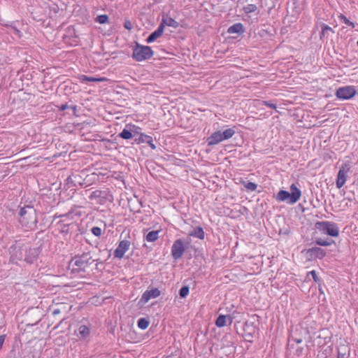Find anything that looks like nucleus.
<instances>
[{
    "label": "nucleus",
    "instance_id": "1",
    "mask_svg": "<svg viewBox=\"0 0 358 358\" xmlns=\"http://www.w3.org/2000/svg\"><path fill=\"white\" fill-rule=\"evenodd\" d=\"M19 222L22 226L32 229L36 227V211L33 206H25L19 212Z\"/></svg>",
    "mask_w": 358,
    "mask_h": 358
},
{
    "label": "nucleus",
    "instance_id": "2",
    "mask_svg": "<svg viewBox=\"0 0 358 358\" xmlns=\"http://www.w3.org/2000/svg\"><path fill=\"white\" fill-rule=\"evenodd\" d=\"M290 191L291 192L286 190H280L275 196V199L278 201H287L289 204L296 203L301 196V190L294 184H292Z\"/></svg>",
    "mask_w": 358,
    "mask_h": 358
},
{
    "label": "nucleus",
    "instance_id": "3",
    "mask_svg": "<svg viewBox=\"0 0 358 358\" xmlns=\"http://www.w3.org/2000/svg\"><path fill=\"white\" fill-rule=\"evenodd\" d=\"M154 55L150 46L142 45L136 43L133 48L132 58L136 62H142L150 59Z\"/></svg>",
    "mask_w": 358,
    "mask_h": 358
},
{
    "label": "nucleus",
    "instance_id": "4",
    "mask_svg": "<svg viewBox=\"0 0 358 358\" xmlns=\"http://www.w3.org/2000/svg\"><path fill=\"white\" fill-rule=\"evenodd\" d=\"M89 199L96 204L103 205L108 201L111 202L113 196L108 189H96L91 193Z\"/></svg>",
    "mask_w": 358,
    "mask_h": 358
},
{
    "label": "nucleus",
    "instance_id": "5",
    "mask_svg": "<svg viewBox=\"0 0 358 358\" xmlns=\"http://www.w3.org/2000/svg\"><path fill=\"white\" fill-rule=\"evenodd\" d=\"M315 226L316 228L322 234H327L333 237H337L339 235V228L334 222L328 221L317 222Z\"/></svg>",
    "mask_w": 358,
    "mask_h": 358
},
{
    "label": "nucleus",
    "instance_id": "6",
    "mask_svg": "<svg viewBox=\"0 0 358 358\" xmlns=\"http://www.w3.org/2000/svg\"><path fill=\"white\" fill-rule=\"evenodd\" d=\"M10 254V259L13 262L17 260L25 261L26 256V245L20 242H16L9 249Z\"/></svg>",
    "mask_w": 358,
    "mask_h": 358
},
{
    "label": "nucleus",
    "instance_id": "7",
    "mask_svg": "<svg viewBox=\"0 0 358 358\" xmlns=\"http://www.w3.org/2000/svg\"><path fill=\"white\" fill-rule=\"evenodd\" d=\"M94 261L89 251L83 252L81 255H77L72 259L74 265L83 269L92 264Z\"/></svg>",
    "mask_w": 358,
    "mask_h": 358
},
{
    "label": "nucleus",
    "instance_id": "8",
    "mask_svg": "<svg viewBox=\"0 0 358 358\" xmlns=\"http://www.w3.org/2000/svg\"><path fill=\"white\" fill-rule=\"evenodd\" d=\"M186 247L183 240L181 238L176 239L171 247V255L175 260L182 258L185 252Z\"/></svg>",
    "mask_w": 358,
    "mask_h": 358
},
{
    "label": "nucleus",
    "instance_id": "9",
    "mask_svg": "<svg viewBox=\"0 0 358 358\" xmlns=\"http://www.w3.org/2000/svg\"><path fill=\"white\" fill-rule=\"evenodd\" d=\"M356 90L354 86H345L339 87L336 95L339 99H350L356 94Z\"/></svg>",
    "mask_w": 358,
    "mask_h": 358
},
{
    "label": "nucleus",
    "instance_id": "10",
    "mask_svg": "<svg viewBox=\"0 0 358 358\" xmlns=\"http://www.w3.org/2000/svg\"><path fill=\"white\" fill-rule=\"evenodd\" d=\"M305 252L306 257L307 260L312 261L315 259H322L326 255L324 250L318 247H313L308 250H303Z\"/></svg>",
    "mask_w": 358,
    "mask_h": 358
},
{
    "label": "nucleus",
    "instance_id": "11",
    "mask_svg": "<svg viewBox=\"0 0 358 358\" xmlns=\"http://www.w3.org/2000/svg\"><path fill=\"white\" fill-rule=\"evenodd\" d=\"M350 171V166L347 163H344L341 165L336 180V187L338 188H341L346 182V174Z\"/></svg>",
    "mask_w": 358,
    "mask_h": 358
},
{
    "label": "nucleus",
    "instance_id": "12",
    "mask_svg": "<svg viewBox=\"0 0 358 358\" xmlns=\"http://www.w3.org/2000/svg\"><path fill=\"white\" fill-rule=\"evenodd\" d=\"M40 252H41V247L40 246L31 248L28 245H26L25 262L29 264H32L34 261L36 260Z\"/></svg>",
    "mask_w": 358,
    "mask_h": 358
},
{
    "label": "nucleus",
    "instance_id": "13",
    "mask_svg": "<svg viewBox=\"0 0 358 358\" xmlns=\"http://www.w3.org/2000/svg\"><path fill=\"white\" fill-rule=\"evenodd\" d=\"M130 245H131V243L129 241H127V240L121 241L119 243L118 246L114 251V253H113L114 257L118 258V259H122L124 257L125 252L129 249Z\"/></svg>",
    "mask_w": 358,
    "mask_h": 358
},
{
    "label": "nucleus",
    "instance_id": "14",
    "mask_svg": "<svg viewBox=\"0 0 358 358\" xmlns=\"http://www.w3.org/2000/svg\"><path fill=\"white\" fill-rule=\"evenodd\" d=\"M161 294L160 290L158 288H152L150 290H146L142 295L140 300L143 303H147L150 299H155L158 297Z\"/></svg>",
    "mask_w": 358,
    "mask_h": 358
},
{
    "label": "nucleus",
    "instance_id": "15",
    "mask_svg": "<svg viewBox=\"0 0 358 358\" xmlns=\"http://www.w3.org/2000/svg\"><path fill=\"white\" fill-rule=\"evenodd\" d=\"M134 141L137 144L145 143L150 145L152 150L156 149V145L153 143V138L152 136L141 133L138 138H136Z\"/></svg>",
    "mask_w": 358,
    "mask_h": 358
},
{
    "label": "nucleus",
    "instance_id": "16",
    "mask_svg": "<svg viewBox=\"0 0 358 358\" xmlns=\"http://www.w3.org/2000/svg\"><path fill=\"white\" fill-rule=\"evenodd\" d=\"M164 30V29L163 28V25L159 24L158 28L152 33H151L146 38V42L148 43H150L155 41L157 38H159L163 34Z\"/></svg>",
    "mask_w": 358,
    "mask_h": 358
},
{
    "label": "nucleus",
    "instance_id": "17",
    "mask_svg": "<svg viewBox=\"0 0 358 358\" xmlns=\"http://www.w3.org/2000/svg\"><path fill=\"white\" fill-rule=\"evenodd\" d=\"M220 142H222L220 131L213 133L207 139L208 146L217 145Z\"/></svg>",
    "mask_w": 358,
    "mask_h": 358
},
{
    "label": "nucleus",
    "instance_id": "18",
    "mask_svg": "<svg viewBox=\"0 0 358 358\" xmlns=\"http://www.w3.org/2000/svg\"><path fill=\"white\" fill-rule=\"evenodd\" d=\"M245 31V28L242 23L238 22L232 26L229 27L227 29V32L229 34H243Z\"/></svg>",
    "mask_w": 358,
    "mask_h": 358
},
{
    "label": "nucleus",
    "instance_id": "19",
    "mask_svg": "<svg viewBox=\"0 0 358 358\" xmlns=\"http://www.w3.org/2000/svg\"><path fill=\"white\" fill-rule=\"evenodd\" d=\"M160 25H163L164 29L166 25L169 26V27H171L173 28H177L179 26V23L176 20L173 19L172 17L166 16V17H163L162 22L160 23Z\"/></svg>",
    "mask_w": 358,
    "mask_h": 358
},
{
    "label": "nucleus",
    "instance_id": "20",
    "mask_svg": "<svg viewBox=\"0 0 358 358\" xmlns=\"http://www.w3.org/2000/svg\"><path fill=\"white\" fill-rule=\"evenodd\" d=\"M227 320H229V324L232 323V319L229 315H220L217 317L215 324L218 327H223L227 324Z\"/></svg>",
    "mask_w": 358,
    "mask_h": 358
},
{
    "label": "nucleus",
    "instance_id": "21",
    "mask_svg": "<svg viewBox=\"0 0 358 358\" xmlns=\"http://www.w3.org/2000/svg\"><path fill=\"white\" fill-rule=\"evenodd\" d=\"M350 354V348L347 345L343 344L338 347L337 358H348Z\"/></svg>",
    "mask_w": 358,
    "mask_h": 358
},
{
    "label": "nucleus",
    "instance_id": "22",
    "mask_svg": "<svg viewBox=\"0 0 358 358\" xmlns=\"http://www.w3.org/2000/svg\"><path fill=\"white\" fill-rule=\"evenodd\" d=\"M59 230L61 234H68L71 227L74 225V223L65 224L64 220H62L58 222Z\"/></svg>",
    "mask_w": 358,
    "mask_h": 358
},
{
    "label": "nucleus",
    "instance_id": "23",
    "mask_svg": "<svg viewBox=\"0 0 358 358\" xmlns=\"http://www.w3.org/2000/svg\"><path fill=\"white\" fill-rule=\"evenodd\" d=\"M189 236L198 238L203 240L205 236V233L203 228L200 226L196 227L189 233Z\"/></svg>",
    "mask_w": 358,
    "mask_h": 358
},
{
    "label": "nucleus",
    "instance_id": "24",
    "mask_svg": "<svg viewBox=\"0 0 358 358\" xmlns=\"http://www.w3.org/2000/svg\"><path fill=\"white\" fill-rule=\"evenodd\" d=\"M321 29H322V31H321V33H320V39H322L326 35L328 36L329 32L331 33H334V31L333 30V29L331 27H330L329 26H328L327 24H322L321 25Z\"/></svg>",
    "mask_w": 358,
    "mask_h": 358
},
{
    "label": "nucleus",
    "instance_id": "25",
    "mask_svg": "<svg viewBox=\"0 0 358 358\" xmlns=\"http://www.w3.org/2000/svg\"><path fill=\"white\" fill-rule=\"evenodd\" d=\"M234 134L235 130L233 128L227 129L224 130L223 132H221L222 141L229 139L234 135Z\"/></svg>",
    "mask_w": 358,
    "mask_h": 358
},
{
    "label": "nucleus",
    "instance_id": "26",
    "mask_svg": "<svg viewBox=\"0 0 358 358\" xmlns=\"http://www.w3.org/2000/svg\"><path fill=\"white\" fill-rule=\"evenodd\" d=\"M90 328L86 325H80L78 328V334L82 338H85L90 335Z\"/></svg>",
    "mask_w": 358,
    "mask_h": 358
},
{
    "label": "nucleus",
    "instance_id": "27",
    "mask_svg": "<svg viewBox=\"0 0 358 358\" xmlns=\"http://www.w3.org/2000/svg\"><path fill=\"white\" fill-rule=\"evenodd\" d=\"M70 179L73 180V187H76L77 185L83 186L84 185L80 174H72L70 176Z\"/></svg>",
    "mask_w": 358,
    "mask_h": 358
},
{
    "label": "nucleus",
    "instance_id": "28",
    "mask_svg": "<svg viewBox=\"0 0 358 358\" xmlns=\"http://www.w3.org/2000/svg\"><path fill=\"white\" fill-rule=\"evenodd\" d=\"M118 136L123 139H131L133 136L132 131L131 129H127L124 128L119 134Z\"/></svg>",
    "mask_w": 358,
    "mask_h": 358
},
{
    "label": "nucleus",
    "instance_id": "29",
    "mask_svg": "<svg viewBox=\"0 0 358 358\" xmlns=\"http://www.w3.org/2000/svg\"><path fill=\"white\" fill-rule=\"evenodd\" d=\"M80 80L82 82H101L105 80L104 78H94V77H89L85 75L81 76Z\"/></svg>",
    "mask_w": 358,
    "mask_h": 358
},
{
    "label": "nucleus",
    "instance_id": "30",
    "mask_svg": "<svg viewBox=\"0 0 358 358\" xmlns=\"http://www.w3.org/2000/svg\"><path fill=\"white\" fill-rule=\"evenodd\" d=\"M159 231H150L145 237V239L148 242L155 241L158 238Z\"/></svg>",
    "mask_w": 358,
    "mask_h": 358
},
{
    "label": "nucleus",
    "instance_id": "31",
    "mask_svg": "<svg viewBox=\"0 0 358 358\" xmlns=\"http://www.w3.org/2000/svg\"><path fill=\"white\" fill-rule=\"evenodd\" d=\"M149 324V320L144 317L138 319L137 322L138 328L143 330L146 329L148 327Z\"/></svg>",
    "mask_w": 358,
    "mask_h": 358
},
{
    "label": "nucleus",
    "instance_id": "32",
    "mask_svg": "<svg viewBox=\"0 0 358 358\" xmlns=\"http://www.w3.org/2000/svg\"><path fill=\"white\" fill-rule=\"evenodd\" d=\"M315 243L317 245H320V246H329V245H332L333 243H334V241H329L324 240L321 238H319L316 239Z\"/></svg>",
    "mask_w": 358,
    "mask_h": 358
},
{
    "label": "nucleus",
    "instance_id": "33",
    "mask_svg": "<svg viewBox=\"0 0 358 358\" xmlns=\"http://www.w3.org/2000/svg\"><path fill=\"white\" fill-rule=\"evenodd\" d=\"M95 21L96 22H99L100 24H106L107 22H108L109 21V17L107 15L104 14V15H98L96 19H95Z\"/></svg>",
    "mask_w": 358,
    "mask_h": 358
},
{
    "label": "nucleus",
    "instance_id": "34",
    "mask_svg": "<svg viewBox=\"0 0 358 358\" xmlns=\"http://www.w3.org/2000/svg\"><path fill=\"white\" fill-rule=\"evenodd\" d=\"M244 187L250 191H255L257 187V185L252 182H243Z\"/></svg>",
    "mask_w": 358,
    "mask_h": 358
},
{
    "label": "nucleus",
    "instance_id": "35",
    "mask_svg": "<svg viewBox=\"0 0 358 358\" xmlns=\"http://www.w3.org/2000/svg\"><path fill=\"white\" fill-rule=\"evenodd\" d=\"M68 311L69 310L66 309V307L64 304H61L59 306L52 310V315H57L60 314L62 312L67 313Z\"/></svg>",
    "mask_w": 358,
    "mask_h": 358
},
{
    "label": "nucleus",
    "instance_id": "36",
    "mask_svg": "<svg viewBox=\"0 0 358 358\" xmlns=\"http://www.w3.org/2000/svg\"><path fill=\"white\" fill-rule=\"evenodd\" d=\"M339 18L343 21V23L351 27L352 28H355V23L350 21L344 15L341 14L339 16Z\"/></svg>",
    "mask_w": 358,
    "mask_h": 358
},
{
    "label": "nucleus",
    "instance_id": "37",
    "mask_svg": "<svg viewBox=\"0 0 358 358\" xmlns=\"http://www.w3.org/2000/svg\"><path fill=\"white\" fill-rule=\"evenodd\" d=\"M189 292V288L188 286H183L180 288L179 291L180 296L182 298L186 297Z\"/></svg>",
    "mask_w": 358,
    "mask_h": 358
},
{
    "label": "nucleus",
    "instance_id": "38",
    "mask_svg": "<svg viewBox=\"0 0 358 358\" xmlns=\"http://www.w3.org/2000/svg\"><path fill=\"white\" fill-rule=\"evenodd\" d=\"M257 10V6L255 4H248L244 7V10L247 13H253Z\"/></svg>",
    "mask_w": 358,
    "mask_h": 358
},
{
    "label": "nucleus",
    "instance_id": "39",
    "mask_svg": "<svg viewBox=\"0 0 358 358\" xmlns=\"http://www.w3.org/2000/svg\"><path fill=\"white\" fill-rule=\"evenodd\" d=\"M91 231L95 236L97 237L100 236L101 234V229L99 227H92Z\"/></svg>",
    "mask_w": 358,
    "mask_h": 358
},
{
    "label": "nucleus",
    "instance_id": "40",
    "mask_svg": "<svg viewBox=\"0 0 358 358\" xmlns=\"http://www.w3.org/2000/svg\"><path fill=\"white\" fill-rule=\"evenodd\" d=\"M309 275H311V276L313 277V279L314 280V281L316 282V283H320V278L317 276V272L315 271V270H313L311 271H310L308 273Z\"/></svg>",
    "mask_w": 358,
    "mask_h": 358
},
{
    "label": "nucleus",
    "instance_id": "41",
    "mask_svg": "<svg viewBox=\"0 0 358 358\" xmlns=\"http://www.w3.org/2000/svg\"><path fill=\"white\" fill-rule=\"evenodd\" d=\"M71 108L73 110V113H75L76 111V106H69L67 103H65V104H62L60 108H59V110L61 111H63L64 110H66V108Z\"/></svg>",
    "mask_w": 358,
    "mask_h": 358
},
{
    "label": "nucleus",
    "instance_id": "42",
    "mask_svg": "<svg viewBox=\"0 0 358 358\" xmlns=\"http://www.w3.org/2000/svg\"><path fill=\"white\" fill-rule=\"evenodd\" d=\"M262 105H265L271 108H273V109H276L277 108V106L276 104L275 103H271L269 101H262Z\"/></svg>",
    "mask_w": 358,
    "mask_h": 358
},
{
    "label": "nucleus",
    "instance_id": "43",
    "mask_svg": "<svg viewBox=\"0 0 358 358\" xmlns=\"http://www.w3.org/2000/svg\"><path fill=\"white\" fill-rule=\"evenodd\" d=\"M124 27L126 29H128V30L130 31V30H131L133 29V24L129 20H125L124 22Z\"/></svg>",
    "mask_w": 358,
    "mask_h": 358
},
{
    "label": "nucleus",
    "instance_id": "44",
    "mask_svg": "<svg viewBox=\"0 0 358 358\" xmlns=\"http://www.w3.org/2000/svg\"><path fill=\"white\" fill-rule=\"evenodd\" d=\"M10 29L13 30V32L15 35H17L18 37L21 36V32L20 30H18L15 26L10 25Z\"/></svg>",
    "mask_w": 358,
    "mask_h": 358
},
{
    "label": "nucleus",
    "instance_id": "45",
    "mask_svg": "<svg viewBox=\"0 0 358 358\" xmlns=\"http://www.w3.org/2000/svg\"><path fill=\"white\" fill-rule=\"evenodd\" d=\"M133 128H134V129H131V131H132V134L134 135V136L136 135V134H139L140 135V133L138 131V129L139 128L136 127V126H133Z\"/></svg>",
    "mask_w": 358,
    "mask_h": 358
},
{
    "label": "nucleus",
    "instance_id": "46",
    "mask_svg": "<svg viewBox=\"0 0 358 358\" xmlns=\"http://www.w3.org/2000/svg\"><path fill=\"white\" fill-rule=\"evenodd\" d=\"M67 184L69 185V187H73V180L70 179V176L66 179Z\"/></svg>",
    "mask_w": 358,
    "mask_h": 358
},
{
    "label": "nucleus",
    "instance_id": "47",
    "mask_svg": "<svg viewBox=\"0 0 358 358\" xmlns=\"http://www.w3.org/2000/svg\"><path fill=\"white\" fill-rule=\"evenodd\" d=\"M5 341V335L0 336V350L1 349L3 342Z\"/></svg>",
    "mask_w": 358,
    "mask_h": 358
},
{
    "label": "nucleus",
    "instance_id": "48",
    "mask_svg": "<svg viewBox=\"0 0 358 358\" xmlns=\"http://www.w3.org/2000/svg\"><path fill=\"white\" fill-rule=\"evenodd\" d=\"M183 242L185 243V245L187 248V246L190 244L191 239L189 238H187L186 239H184Z\"/></svg>",
    "mask_w": 358,
    "mask_h": 358
},
{
    "label": "nucleus",
    "instance_id": "49",
    "mask_svg": "<svg viewBox=\"0 0 358 358\" xmlns=\"http://www.w3.org/2000/svg\"><path fill=\"white\" fill-rule=\"evenodd\" d=\"M71 215H72V212L69 211L68 213H66L65 215H60V217H69L71 216Z\"/></svg>",
    "mask_w": 358,
    "mask_h": 358
},
{
    "label": "nucleus",
    "instance_id": "50",
    "mask_svg": "<svg viewBox=\"0 0 358 358\" xmlns=\"http://www.w3.org/2000/svg\"><path fill=\"white\" fill-rule=\"evenodd\" d=\"M294 341L297 343H300L302 342V340L301 339H297V338H295L294 339Z\"/></svg>",
    "mask_w": 358,
    "mask_h": 358
},
{
    "label": "nucleus",
    "instance_id": "51",
    "mask_svg": "<svg viewBox=\"0 0 358 358\" xmlns=\"http://www.w3.org/2000/svg\"><path fill=\"white\" fill-rule=\"evenodd\" d=\"M357 46H358V41H357Z\"/></svg>",
    "mask_w": 358,
    "mask_h": 358
}]
</instances>
